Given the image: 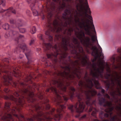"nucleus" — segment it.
Instances as JSON below:
<instances>
[{"label":"nucleus","instance_id":"f257e3e1","mask_svg":"<svg viewBox=\"0 0 121 121\" xmlns=\"http://www.w3.org/2000/svg\"><path fill=\"white\" fill-rule=\"evenodd\" d=\"M77 0L78 3L76 5L77 10L70 3L67 4L65 7L67 9L62 17L61 19L58 17L61 21L60 24L55 20L53 23L49 22L47 25L51 31L57 33L61 31L63 34L55 35V41L61 42L53 47L54 54L52 52L51 54L47 55L48 58H51L52 56L56 57L60 54V62L65 65L61 66L60 70H56L54 75H81L79 66L90 64L87 61V56L77 39L69 37L74 31L75 35L80 40V35L82 31L84 33V30L86 35L91 36L89 23L91 25V29H93V31L96 33L87 0Z\"/></svg>","mask_w":121,"mask_h":121},{"label":"nucleus","instance_id":"f03ea898","mask_svg":"<svg viewBox=\"0 0 121 121\" xmlns=\"http://www.w3.org/2000/svg\"><path fill=\"white\" fill-rule=\"evenodd\" d=\"M81 33L79 38L82 44L87 49L92 51V55L94 58L92 61V65H91L92 68L91 70L90 75L88 76L86 73L84 77L85 81H80L78 83V91L82 93H97L96 91L92 88V87L94 85L97 89H100L101 87L98 81L95 79V78H104L105 74L104 75L103 73L105 65L107 68V73H110V69L108 64L107 63L105 64L104 60L100 58V57L103 55V54L96 36L95 35L91 36V39L90 37L85 36L82 31Z\"/></svg>","mask_w":121,"mask_h":121},{"label":"nucleus","instance_id":"7ed1b4c3","mask_svg":"<svg viewBox=\"0 0 121 121\" xmlns=\"http://www.w3.org/2000/svg\"><path fill=\"white\" fill-rule=\"evenodd\" d=\"M115 73V76H111L110 73H106L104 75V78L107 79V80L105 82L108 87L107 90L109 89L111 95L112 96L115 103L116 106L114 107H111L112 103L106 101L102 97L100 93H99L98 95L99 104L103 105L104 107L107 106V108L105 111L109 113L104 114L103 112H101L100 114V116L104 115L105 117H107L110 116L111 117L112 114V111L115 107L118 112V117L121 118V73L119 74L116 72Z\"/></svg>","mask_w":121,"mask_h":121},{"label":"nucleus","instance_id":"20e7f679","mask_svg":"<svg viewBox=\"0 0 121 121\" xmlns=\"http://www.w3.org/2000/svg\"><path fill=\"white\" fill-rule=\"evenodd\" d=\"M57 4V6L53 2H51L50 0H48L46 5L48 17H51L53 13H59L68 4L73 2V0H53Z\"/></svg>","mask_w":121,"mask_h":121},{"label":"nucleus","instance_id":"39448f33","mask_svg":"<svg viewBox=\"0 0 121 121\" xmlns=\"http://www.w3.org/2000/svg\"><path fill=\"white\" fill-rule=\"evenodd\" d=\"M10 104H11L10 103H5V108L9 113H6L3 117H1V119L3 121H10V119H12L13 121V120L12 119L11 115L10 114V113H11L13 114L14 116L17 118L19 121H20V120L19 119L20 117L22 118H23V117L22 115H18L17 114V112L19 111L20 108L18 107L17 108H16L14 109L10 110V108H9V106Z\"/></svg>","mask_w":121,"mask_h":121},{"label":"nucleus","instance_id":"423d86ee","mask_svg":"<svg viewBox=\"0 0 121 121\" xmlns=\"http://www.w3.org/2000/svg\"><path fill=\"white\" fill-rule=\"evenodd\" d=\"M54 108L52 109L50 113H48L46 115H43L41 112L38 113V114L33 116V118L35 119H36L38 121H51L52 118L49 117L48 115L49 114H51L52 115L54 114L55 111Z\"/></svg>","mask_w":121,"mask_h":121},{"label":"nucleus","instance_id":"0eeeda50","mask_svg":"<svg viewBox=\"0 0 121 121\" xmlns=\"http://www.w3.org/2000/svg\"><path fill=\"white\" fill-rule=\"evenodd\" d=\"M17 68H15L13 69V73L5 72L3 74L4 75L3 78L4 79V84L6 85H8L11 84V81L12 80L11 76L13 74L14 76L17 77L19 76L18 73L16 72Z\"/></svg>","mask_w":121,"mask_h":121},{"label":"nucleus","instance_id":"6e6552de","mask_svg":"<svg viewBox=\"0 0 121 121\" xmlns=\"http://www.w3.org/2000/svg\"><path fill=\"white\" fill-rule=\"evenodd\" d=\"M14 95L16 97L18 96L17 98H15L13 96L11 95L10 97H9L6 96H2L0 95V97H4V99H9L10 100L14 101L16 102L17 104L19 105L20 106H22L23 104L24 103L23 102V100L22 99L24 98L23 96H21L18 93L15 92L14 94Z\"/></svg>","mask_w":121,"mask_h":121},{"label":"nucleus","instance_id":"1a4fd4ad","mask_svg":"<svg viewBox=\"0 0 121 121\" xmlns=\"http://www.w3.org/2000/svg\"><path fill=\"white\" fill-rule=\"evenodd\" d=\"M76 96L78 99V101L79 104V108H77L78 103H77L74 107L76 109L77 112L79 113L82 112L85 108V105L82 100V95L80 94H77Z\"/></svg>","mask_w":121,"mask_h":121},{"label":"nucleus","instance_id":"9d476101","mask_svg":"<svg viewBox=\"0 0 121 121\" xmlns=\"http://www.w3.org/2000/svg\"><path fill=\"white\" fill-rule=\"evenodd\" d=\"M20 47L23 52L25 51L26 52L25 53V54L27 59L29 60L28 62V64H29L30 62V61L29 60L28 57L30 55V51L28 49L25 43H23L21 44Z\"/></svg>","mask_w":121,"mask_h":121},{"label":"nucleus","instance_id":"9b49d317","mask_svg":"<svg viewBox=\"0 0 121 121\" xmlns=\"http://www.w3.org/2000/svg\"><path fill=\"white\" fill-rule=\"evenodd\" d=\"M42 35L41 34H39L38 35V36L39 37V39L42 40L43 41V44L45 46L47 49H49L51 47H52V45L49 43H45L43 41V40L42 37Z\"/></svg>","mask_w":121,"mask_h":121},{"label":"nucleus","instance_id":"f8f14e48","mask_svg":"<svg viewBox=\"0 0 121 121\" xmlns=\"http://www.w3.org/2000/svg\"><path fill=\"white\" fill-rule=\"evenodd\" d=\"M70 92L69 95L70 96V98L72 99L74 95V92L75 91V90L74 88L72 87H71L70 88Z\"/></svg>","mask_w":121,"mask_h":121},{"label":"nucleus","instance_id":"ddd939ff","mask_svg":"<svg viewBox=\"0 0 121 121\" xmlns=\"http://www.w3.org/2000/svg\"><path fill=\"white\" fill-rule=\"evenodd\" d=\"M10 22L11 24H16V25L19 26H22V24L20 23H19L18 22H16L15 20H13V19H11L10 20Z\"/></svg>","mask_w":121,"mask_h":121},{"label":"nucleus","instance_id":"4468645a","mask_svg":"<svg viewBox=\"0 0 121 121\" xmlns=\"http://www.w3.org/2000/svg\"><path fill=\"white\" fill-rule=\"evenodd\" d=\"M46 35H48V38L49 39L50 41H52L53 39L52 36L50 35V31L49 30H47L45 33Z\"/></svg>","mask_w":121,"mask_h":121},{"label":"nucleus","instance_id":"2eb2a0df","mask_svg":"<svg viewBox=\"0 0 121 121\" xmlns=\"http://www.w3.org/2000/svg\"><path fill=\"white\" fill-rule=\"evenodd\" d=\"M28 92H29V93H30V90L29 89H26L24 88L19 91V93L21 94H23Z\"/></svg>","mask_w":121,"mask_h":121},{"label":"nucleus","instance_id":"dca6fc26","mask_svg":"<svg viewBox=\"0 0 121 121\" xmlns=\"http://www.w3.org/2000/svg\"><path fill=\"white\" fill-rule=\"evenodd\" d=\"M101 93L103 95L104 97L107 98L108 99H109L110 98L109 96L107 94L105 93V90L104 89H101Z\"/></svg>","mask_w":121,"mask_h":121},{"label":"nucleus","instance_id":"f3484780","mask_svg":"<svg viewBox=\"0 0 121 121\" xmlns=\"http://www.w3.org/2000/svg\"><path fill=\"white\" fill-rule=\"evenodd\" d=\"M36 31V29L34 26L30 28V32L32 34L35 33Z\"/></svg>","mask_w":121,"mask_h":121},{"label":"nucleus","instance_id":"a211bd4d","mask_svg":"<svg viewBox=\"0 0 121 121\" xmlns=\"http://www.w3.org/2000/svg\"><path fill=\"white\" fill-rule=\"evenodd\" d=\"M7 10L8 11V12H12V13L15 14L16 13L15 10L14 9H13V8H9L8 9H7Z\"/></svg>","mask_w":121,"mask_h":121},{"label":"nucleus","instance_id":"6ab92c4d","mask_svg":"<svg viewBox=\"0 0 121 121\" xmlns=\"http://www.w3.org/2000/svg\"><path fill=\"white\" fill-rule=\"evenodd\" d=\"M3 27L5 30H8L9 29V25L8 24H5L3 26Z\"/></svg>","mask_w":121,"mask_h":121},{"label":"nucleus","instance_id":"aec40b11","mask_svg":"<svg viewBox=\"0 0 121 121\" xmlns=\"http://www.w3.org/2000/svg\"><path fill=\"white\" fill-rule=\"evenodd\" d=\"M33 14L35 16H37L38 15V13L37 11L34 9H32Z\"/></svg>","mask_w":121,"mask_h":121},{"label":"nucleus","instance_id":"412c9836","mask_svg":"<svg viewBox=\"0 0 121 121\" xmlns=\"http://www.w3.org/2000/svg\"><path fill=\"white\" fill-rule=\"evenodd\" d=\"M68 108L72 112H73L74 111L73 106L72 105H70L68 106Z\"/></svg>","mask_w":121,"mask_h":121},{"label":"nucleus","instance_id":"4be33fe9","mask_svg":"<svg viewBox=\"0 0 121 121\" xmlns=\"http://www.w3.org/2000/svg\"><path fill=\"white\" fill-rule=\"evenodd\" d=\"M20 32L22 33H23L26 31V30L25 28H21L19 29Z\"/></svg>","mask_w":121,"mask_h":121},{"label":"nucleus","instance_id":"5701e85b","mask_svg":"<svg viewBox=\"0 0 121 121\" xmlns=\"http://www.w3.org/2000/svg\"><path fill=\"white\" fill-rule=\"evenodd\" d=\"M34 42L35 40L33 39H32L30 41V42L29 43V45H31L33 44L34 43Z\"/></svg>","mask_w":121,"mask_h":121},{"label":"nucleus","instance_id":"b1692460","mask_svg":"<svg viewBox=\"0 0 121 121\" xmlns=\"http://www.w3.org/2000/svg\"><path fill=\"white\" fill-rule=\"evenodd\" d=\"M35 109L36 110H37L40 109H41V108L39 107V106L38 105L35 106Z\"/></svg>","mask_w":121,"mask_h":121},{"label":"nucleus","instance_id":"393cba45","mask_svg":"<svg viewBox=\"0 0 121 121\" xmlns=\"http://www.w3.org/2000/svg\"><path fill=\"white\" fill-rule=\"evenodd\" d=\"M5 1L0 0V4H2V5L4 6L5 5Z\"/></svg>","mask_w":121,"mask_h":121},{"label":"nucleus","instance_id":"a878e982","mask_svg":"<svg viewBox=\"0 0 121 121\" xmlns=\"http://www.w3.org/2000/svg\"><path fill=\"white\" fill-rule=\"evenodd\" d=\"M10 36V35L9 34V32L7 33L5 35V37L6 38H8Z\"/></svg>","mask_w":121,"mask_h":121},{"label":"nucleus","instance_id":"bb28decb","mask_svg":"<svg viewBox=\"0 0 121 121\" xmlns=\"http://www.w3.org/2000/svg\"><path fill=\"white\" fill-rule=\"evenodd\" d=\"M63 96V99H64V100L65 101H67V100H68V98L66 97V96H64V95H63L62 96Z\"/></svg>","mask_w":121,"mask_h":121},{"label":"nucleus","instance_id":"cd10ccee","mask_svg":"<svg viewBox=\"0 0 121 121\" xmlns=\"http://www.w3.org/2000/svg\"><path fill=\"white\" fill-rule=\"evenodd\" d=\"M46 108V109H48L50 108V106L49 104H47L45 105Z\"/></svg>","mask_w":121,"mask_h":121},{"label":"nucleus","instance_id":"c85d7f7f","mask_svg":"<svg viewBox=\"0 0 121 121\" xmlns=\"http://www.w3.org/2000/svg\"><path fill=\"white\" fill-rule=\"evenodd\" d=\"M16 52L17 53H18L19 52V49L18 48H16L14 51V52Z\"/></svg>","mask_w":121,"mask_h":121},{"label":"nucleus","instance_id":"c756f323","mask_svg":"<svg viewBox=\"0 0 121 121\" xmlns=\"http://www.w3.org/2000/svg\"><path fill=\"white\" fill-rule=\"evenodd\" d=\"M9 90L7 88H5L4 90V91L6 93H7L9 91Z\"/></svg>","mask_w":121,"mask_h":121},{"label":"nucleus","instance_id":"7c9ffc66","mask_svg":"<svg viewBox=\"0 0 121 121\" xmlns=\"http://www.w3.org/2000/svg\"><path fill=\"white\" fill-rule=\"evenodd\" d=\"M31 78L32 77L31 76H30L27 78V79L26 80V81H28L30 80Z\"/></svg>","mask_w":121,"mask_h":121},{"label":"nucleus","instance_id":"2f4dec72","mask_svg":"<svg viewBox=\"0 0 121 121\" xmlns=\"http://www.w3.org/2000/svg\"><path fill=\"white\" fill-rule=\"evenodd\" d=\"M15 33H16V32L14 31H11L10 32V33L12 34L13 35H14L15 34Z\"/></svg>","mask_w":121,"mask_h":121},{"label":"nucleus","instance_id":"473e14b6","mask_svg":"<svg viewBox=\"0 0 121 121\" xmlns=\"http://www.w3.org/2000/svg\"><path fill=\"white\" fill-rule=\"evenodd\" d=\"M5 11V10H4L3 9H1L0 8V13H3Z\"/></svg>","mask_w":121,"mask_h":121},{"label":"nucleus","instance_id":"72a5a7b5","mask_svg":"<svg viewBox=\"0 0 121 121\" xmlns=\"http://www.w3.org/2000/svg\"><path fill=\"white\" fill-rule=\"evenodd\" d=\"M4 61L7 62H9L8 59H5L4 60Z\"/></svg>","mask_w":121,"mask_h":121},{"label":"nucleus","instance_id":"f704fd0d","mask_svg":"<svg viewBox=\"0 0 121 121\" xmlns=\"http://www.w3.org/2000/svg\"><path fill=\"white\" fill-rule=\"evenodd\" d=\"M24 37V36L23 35H20L19 36V38H23Z\"/></svg>","mask_w":121,"mask_h":121},{"label":"nucleus","instance_id":"c9c22d12","mask_svg":"<svg viewBox=\"0 0 121 121\" xmlns=\"http://www.w3.org/2000/svg\"><path fill=\"white\" fill-rule=\"evenodd\" d=\"M26 2L28 3H30L31 2V0H26Z\"/></svg>","mask_w":121,"mask_h":121},{"label":"nucleus","instance_id":"e433bc0d","mask_svg":"<svg viewBox=\"0 0 121 121\" xmlns=\"http://www.w3.org/2000/svg\"><path fill=\"white\" fill-rule=\"evenodd\" d=\"M86 117V115H83L82 116V118H84Z\"/></svg>","mask_w":121,"mask_h":121},{"label":"nucleus","instance_id":"4c0bfd02","mask_svg":"<svg viewBox=\"0 0 121 121\" xmlns=\"http://www.w3.org/2000/svg\"><path fill=\"white\" fill-rule=\"evenodd\" d=\"M33 93H32V94H31L30 95V96L31 98H32L33 97Z\"/></svg>","mask_w":121,"mask_h":121},{"label":"nucleus","instance_id":"58836bf2","mask_svg":"<svg viewBox=\"0 0 121 121\" xmlns=\"http://www.w3.org/2000/svg\"><path fill=\"white\" fill-rule=\"evenodd\" d=\"M21 85L22 86H24V84L23 83H21Z\"/></svg>","mask_w":121,"mask_h":121},{"label":"nucleus","instance_id":"ea45409f","mask_svg":"<svg viewBox=\"0 0 121 121\" xmlns=\"http://www.w3.org/2000/svg\"><path fill=\"white\" fill-rule=\"evenodd\" d=\"M41 96L40 97H39V98L40 99H42L43 98V96H42V95H41Z\"/></svg>","mask_w":121,"mask_h":121},{"label":"nucleus","instance_id":"a19ab883","mask_svg":"<svg viewBox=\"0 0 121 121\" xmlns=\"http://www.w3.org/2000/svg\"><path fill=\"white\" fill-rule=\"evenodd\" d=\"M79 115H76L75 116V117L76 118H77L78 117H79Z\"/></svg>","mask_w":121,"mask_h":121},{"label":"nucleus","instance_id":"79ce46f5","mask_svg":"<svg viewBox=\"0 0 121 121\" xmlns=\"http://www.w3.org/2000/svg\"><path fill=\"white\" fill-rule=\"evenodd\" d=\"M94 121H99L97 119H94Z\"/></svg>","mask_w":121,"mask_h":121},{"label":"nucleus","instance_id":"37998d69","mask_svg":"<svg viewBox=\"0 0 121 121\" xmlns=\"http://www.w3.org/2000/svg\"><path fill=\"white\" fill-rule=\"evenodd\" d=\"M49 91V89H48L47 90V92H48Z\"/></svg>","mask_w":121,"mask_h":121},{"label":"nucleus","instance_id":"c03bdc74","mask_svg":"<svg viewBox=\"0 0 121 121\" xmlns=\"http://www.w3.org/2000/svg\"><path fill=\"white\" fill-rule=\"evenodd\" d=\"M23 56L22 55V56H20V57L21 58H22V57H23Z\"/></svg>","mask_w":121,"mask_h":121},{"label":"nucleus","instance_id":"a18cd8bd","mask_svg":"<svg viewBox=\"0 0 121 121\" xmlns=\"http://www.w3.org/2000/svg\"><path fill=\"white\" fill-rule=\"evenodd\" d=\"M87 52L88 53H89V50H87Z\"/></svg>","mask_w":121,"mask_h":121},{"label":"nucleus","instance_id":"49530a36","mask_svg":"<svg viewBox=\"0 0 121 121\" xmlns=\"http://www.w3.org/2000/svg\"><path fill=\"white\" fill-rule=\"evenodd\" d=\"M55 62H56L57 61V60H56L55 59Z\"/></svg>","mask_w":121,"mask_h":121},{"label":"nucleus","instance_id":"de8ad7c7","mask_svg":"<svg viewBox=\"0 0 121 121\" xmlns=\"http://www.w3.org/2000/svg\"><path fill=\"white\" fill-rule=\"evenodd\" d=\"M113 60H115V58H113Z\"/></svg>","mask_w":121,"mask_h":121},{"label":"nucleus","instance_id":"09e8293b","mask_svg":"<svg viewBox=\"0 0 121 121\" xmlns=\"http://www.w3.org/2000/svg\"><path fill=\"white\" fill-rule=\"evenodd\" d=\"M95 101H94V102H93V103H92V104H93L95 102Z\"/></svg>","mask_w":121,"mask_h":121},{"label":"nucleus","instance_id":"8fccbe9b","mask_svg":"<svg viewBox=\"0 0 121 121\" xmlns=\"http://www.w3.org/2000/svg\"><path fill=\"white\" fill-rule=\"evenodd\" d=\"M101 118H103V117H102L101 116Z\"/></svg>","mask_w":121,"mask_h":121},{"label":"nucleus","instance_id":"3c124183","mask_svg":"<svg viewBox=\"0 0 121 121\" xmlns=\"http://www.w3.org/2000/svg\"><path fill=\"white\" fill-rule=\"evenodd\" d=\"M48 72V73H49V72Z\"/></svg>","mask_w":121,"mask_h":121}]
</instances>
